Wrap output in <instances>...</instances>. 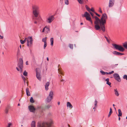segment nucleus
<instances>
[{"mask_svg": "<svg viewBox=\"0 0 127 127\" xmlns=\"http://www.w3.org/2000/svg\"><path fill=\"white\" fill-rule=\"evenodd\" d=\"M93 18L94 17L95 19L94 23L95 24V27L96 30H101L103 32L105 31V24L106 22V20L107 19V16L106 13H103L100 19L97 17L93 16L94 14L92 13L91 14Z\"/></svg>", "mask_w": 127, "mask_h": 127, "instance_id": "nucleus-1", "label": "nucleus"}, {"mask_svg": "<svg viewBox=\"0 0 127 127\" xmlns=\"http://www.w3.org/2000/svg\"><path fill=\"white\" fill-rule=\"evenodd\" d=\"M53 122L51 119H50L47 121L44 122L42 123H38V127H51Z\"/></svg>", "mask_w": 127, "mask_h": 127, "instance_id": "nucleus-2", "label": "nucleus"}, {"mask_svg": "<svg viewBox=\"0 0 127 127\" xmlns=\"http://www.w3.org/2000/svg\"><path fill=\"white\" fill-rule=\"evenodd\" d=\"M32 13L35 17V19L38 20L40 18V17H38V16L39 14V7L36 5H33L32 6Z\"/></svg>", "mask_w": 127, "mask_h": 127, "instance_id": "nucleus-3", "label": "nucleus"}, {"mask_svg": "<svg viewBox=\"0 0 127 127\" xmlns=\"http://www.w3.org/2000/svg\"><path fill=\"white\" fill-rule=\"evenodd\" d=\"M23 61L22 58H20L19 59L18 64V66L19 67L20 69L18 67H16V69L18 71H19L20 73H22L23 71Z\"/></svg>", "mask_w": 127, "mask_h": 127, "instance_id": "nucleus-4", "label": "nucleus"}, {"mask_svg": "<svg viewBox=\"0 0 127 127\" xmlns=\"http://www.w3.org/2000/svg\"><path fill=\"white\" fill-rule=\"evenodd\" d=\"M53 93L52 91H51L49 93V96L45 100V101L46 103H48L50 102L53 99Z\"/></svg>", "mask_w": 127, "mask_h": 127, "instance_id": "nucleus-5", "label": "nucleus"}, {"mask_svg": "<svg viewBox=\"0 0 127 127\" xmlns=\"http://www.w3.org/2000/svg\"><path fill=\"white\" fill-rule=\"evenodd\" d=\"M112 46L116 49L119 50L120 51L123 52L125 50V49L122 46L115 44H113Z\"/></svg>", "mask_w": 127, "mask_h": 127, "instance_id": "nucleus-6", "label": "nucleus"}, {"mask_svg": "<svg viewBox=\"0 0 127 127\" xmlns=\"http://www.w3.org/2000/svg\"><path fill=\"white\" fill-rule=\"evenodd\" d=\"M82 16L83 17H85L86 19L89 21H90L92 24H93V22L91 20V18L90 17V14L87 12H85L84 14H82Z\"/></svg>", "mask_w": 127, "mask_h": 127, "instance_id": "nucleus-7", "label": "nucleus"}, {"mask_svg": "<svg viewBox=\"0 0 127 127\" xmlns=\"http://www.w3.org/2000/svg\"><path fill=\"white\" fill-rule=\"evenodd\" d=\"M27 44L28 46L31 47L32 44L33 40L32 36L28 37L27 38Z\"/></svg>", "mask_w": 127, "mask_h": 127, "instance_id": "nucleus-8", "label": "nucleus"}, {"mask_svg": "<svg viewBox=\"0 0 127 127\" xmlns=\"http://www.w3.org/2000/svg\"><path fill=\"white\" fill-rule=\"evenodd\" d=\"M36 76L37 79L40 81L41 79V77L40 74V71L38 68L36 69Z\"/></svg>", "mask_w": 127, "mask_h": 127, "instance_id": "nucleus-9", "label": "nucleus"}, {"mask_svg": "<svg viewBox=\"0 0 127 127\" xmlns=\"http://www.w3.org/2000/svg\"><path fill=\"white\" fill-rule=\"evenodd\" d=\"M113 76L115 79L119 82L121 81L119 75L117 73H115L113 74Z\"/></svg>", "mask_w": 127, "mask_h": 127, "instance_id": "nucleus-10", "label": "nucleus"}, {"mask_svg": "<svg viewBox=\"0 0 127 127\" xmlns=\"http://www.w3.org/2000/svg\"><path fill=\"white\" fill-rule=\"evenodd\" d=\"M115 0H109L108 6L109 8L112 7L114 5Z\"/></svg>", "mask_w": 127, "mask_h": 127, "instance_id": "nucleus-11", "label": "nucleus"}, {"mask_svg": "<svg viewBox=\"0 0 127 127\" xmlns=\"http://www.w3.org/2000/svg\"><path fill=\"white\" fill-rule=\"evenodd\" d=\"M54 19L53 16H51L49 17L47 20V22L49 23H50Z\"/></svg>", "mask_w": 127, "mask_h": 127, "instance_id": "nucleus-12", "label": "nucleus"}, {"mask_svg": "<svg viewBox=\"0 0 127 127\" xmlns=\"http://www.w3.org/2000/svg\"><path fill=\"white\" fill-rule=\"evenodd\" d=\"M29 110L31 112H34L36 109L32 106L30 105L28 106Z\"/></svg>", "mask_w": 127, "mask_h": 127, "instance_id": "nucleus-13", "label": "nucleus"}, {"mask_svg": "<svg viewBox=\"0 0 127 127\" xmlns=\"http://www.w3.org/2000/svg\"><path fill=\"white\" fill-rule=\"evenodd\" d=\"M10 107L9 105H7L6 107L5 110V112L6 114H7L8 113L9 109L10 108Z\"/></svg>", "mask_w": 127, "mask_h": 127, "instance_id": "nucleus-14", "label": "nucleus"}, {"mask_svg": "<svg viewBox=\"0 0 127 127\" xmlns=\"http://www.w3.org/2000/svg\"><path fill=\"white\" fill-rule=\"evenodd\" d=\"M26 94L27 96H30V94L29 91V88H27L26 89Z\"/></svg>", "mask_w": 127, "mask_h": 127, "instance_id": "nucleus-15", "label": "nucleus"}, {"mask_svg": "<svg viewBox=\"0 0 127 127\" xmlns=\"http://www.w3.org/2000/svg\"><path fill=\"white\" fill-rule=\"evenodd\" d=\"M49 82H47L46 83L45 86V89L46 90H48V87L49 86Z\"/></svg>", "mask_w": 127, "mask_h": 127, "instance_id": "nucleus-16", "label": "nucleus"}, {"mask_svg": "<svg viewBox=\"0 0 127 127\" xmlns=\"http://www.w3.org/2000/svg\"><path fill=\"white\" fill-rule=\"evenodd\" d=\"M67 106L68 107H69V108H72L73 107L72 105L69 102H67Z\"/></svg>", "mask_w": 127, "mask_h": 127, "instance_id": "nucleus-17", "label": "nucleus"}, {"mask_svg": "<svg viewBox=\"0 0 127 127\" xmlns=\"http://www.w3.org/2000/svg\"><path fill=\"white\" fill-rule=\"evenodd\" d=\"M114 91L115 92V95L117 96H118L119 95V93L118 91L117 90V89H114Z\"/></svg>", "mask_w": 127, "mask_h": 127, "instance_id": "nucleus-18", "label": "nucleus"}, {"mask_svg": "<svg viewBox=\"0 0 127 127\" xmlns=\"http://www.w3.org/2000/svg\"><path fill=\"white\" fill-rule=\"evenodd\" d=\"M118 111L119 113L118 116L119 117L121 116L122 115V113L121 110L120 109H119L118 110Z\"/></svg>", "mask_w": 127, "mask_h": 127, "instance_id": "nucleus-19", "label": "nucleus"}, {"mask_svg": "<svg viewBox=\"0 0 127 127\" xmlns=\"http://www.w3.org/2000/svg\"><path fill=\"white\" fill-rule=\"evenodd\" d=\"M109 78H107L105 80V81L107 82L106 83L109 85L110 86L111 83L109 82Z\"/></svg>", "mask_w": 127, "mask_h": 127, "instance_id": "nucleus-20", "label": "nucleus"}, {"mask_svg": "<svg viewBox=\"0 0 127 127\" xmlns=\"http://www.w3.org/2000/svg\"><path fill=\"white\" fill-rule=\"evenodd\" d=\"M51 106V105L48 104L45 106V109H48L50 108Z\"/></svg>", "mask_w": 127, "mask_h": 127, "instance_id": "nucleus-21", "label": "nucleus"}, {"mask_svg": "<svg viewBox=\"0 0 127 127\" xmlns=\"http://www.w3.org/2000/svg\"><path fill=\"white\" fill-rule=\"evenodd\" d=\"M31 127H35V122L34 121H33L31 124Z\"/></svg>", "mask_w": 127, "mask_h": 127, "instance_id": "nucleus-22", "label": "nucleus"}, {"mask_svg": "<svg viewBox=\"0 0 127 127\" xmlns=\"http://www.w3.org/2000/svg\"><path fill=\"white\" fill-rule=\"evenodd\" d=\"M27 38H26L23 41L22 40H20V41L21 43L22 44H24L27 41Z\"/></svg>", "mask_w": 127, "mask_h": 127, "instance_id": "nucleus-23", "label": "nucleus"}, {"mask_svg": "<svg viewBox=\"0 0 127 127\" xmlns=\"http://www.w3.org/2000/svg\"><path fill=\"white\" fill-rule=\"evenodd\" d=\"M123 46L126 49H127V42H125L123 43Z\"/></svg>", "mask_w": 127, "mask_h": 127, "instance_id": "nucleus-24", "label": "nucleus"}, {"mask_svg": "<svg viewBox=\"0 0 127 127\" xmlns=\"http://www.w3.org/2000/svg\"><path fill=\"white\" fill-rule=\"evenodd\" d=\"M47 37H45V38H43L42 39V41L44 43H46L47 42L46 40H47Z\"/></svg>", "mask_w": 127, "mask_h": 127, "instance_id": "nucleus-25", "label": "nucleus"}, {"mask_svg": "<svg viewBox=\"0 0 127 127\" xmlns=\"http://www.w3.org/2000/svg\"><path fill=\"white\" fill-rule=\"evenodd\" d=\"M51 45V46H53V42H54V39L53 38H51L50 40Z\"/></svg>", "mask_w": 127, "mask_h": 127, "instance_id": "nucleus-26", "label": "nucleus"}, {"mask_svg": "<svg viewBox=\"0 0 127 127\" xmlns=\"http://www.w3.org/2000/svg\"><path fill=\"white\" fill-rule=\"evenodd\" d=\"M113 53L114 55H119V52L116 51H114L113 52Z\"/></svg>", "mask_w": 127, "mask_h": 127, "instance_id": "nucleus-27", "label": "nucleus"}, {"mask_svg": "<svg viewBox=\"0 0 127 127\" xmlns=\"http://www.w3.org/2000/svg\"><path fill=\"white\" fill-rule=\"evenodd\" d=\"M45 31L47 32H49L50 31L49 29V28L47 27H45Z\"/></svg>", "mask_w": 127, "mask_h": 127, "instance_id": "nucleus-28", "label": "nucleus"}, {"mask_svg": "<svg viewBox=\"0 0 127 127\" xmlns=\"http://www.w3.org/2000/svg\"><path fill=\"white\" fill-rule=\"evenodd\" d=\"M79 3L82 4L84 3V0H77Z\"/></svg>", "mask_w": 127, "mask_h": 127, "instance_id": "nucleus-29", "label": "nucleus"}, {"mask_svg": "<svg viewBox=\"0 0 127 127\" xmlns=\"http://www.w3.org/2000/svg\"><path fill=\"white\" fill-rule=\"evenodd\" d=\"M30 102L32 103H33L34 102L33 98L31 97L30 99Z\"/></svg>", "mask_w": 127, "mask_h": 127, "instance_id": "nucleus-30", "label": "nucleus"}, {"mask_svg": "<svg viewBox=\"0 0 127 127\" xmlns=\"http://www.w3.org/2000/svg\"><path fill=\"white\" fill-rule=\"evenodd\" d=\"M23 74L25 76H27L28 75L27 72H26V70H25L23 72Z\"/></svg>", "mask_w": 127, "mask_h": 127, "instance_id": "nucleus-31", "label": "nucleus"}, {"mask_svg": "<svg viewBox=\"0 0 127 127\" xmlns=\"http://www.w3.org/2000/svg\"><path fill=\"white\" fill-rule=\"evenodd\" d=\"M85 7L87 11L89 12H90V8L87 5H86L85 6Z\"/></svg>", "mask_w": 127, "mask_h": 127, "instance_id": "nucleus-32", "label": "nucleus"}, {"mask_svg": "<svg viewBox=\"0 0 127 127\" xmlns=\"http://www.w3.org/2000/svg\"><path fill=\"white\" fill-rule=\"evenodd\" d=\"M65 3L67 5H68L69 4L68 0H65Z\"/></svg>", "mask_w": 127, "mask_h": 127, "instance_id": "nucleus-33", "label": "nucleus"}, {"mask_svg": "<svg viewBox=\"0 0 127 127\" xmlns=\"http://www.w3.org/2000/svg\"><path fill=\"white\" fill-rule=\"evenodd\" d=\"M69 47L71 49H73V44H69Z\"/></svg>", "mask_w": 127, "mask_h": 127, "instance_id": "nucleus-34", "label": "nucleus"}, {"mask_svg": "<svg viewBox=\"0 0 127 127\" xmlns=\"http://www.w3.org/2000/svg\"><path fill=\"white\" fill-rule=\"evenodd\" d=\"M97 101L96 100V99H95V107H96L97 106Z\"/></svg>", "mask_w": 127, "mask_h": 127, "instance_id": "nucleus-35", "label": "nucleus"}, {"mask_svg": "<svg viewBox=\"0 0 127 127\" xmlns=\"http://www.w3.org/2000/svg\"><path fill=\"white\" fill-rule=\"evenodd\" d=\"M123 78L124 79H126V80H127V75H124L123 77Z\"/></svg>", "mask_w": 127, "mask_h": 127, "instance_id": "nucleus-36", "label": "nucleus"}, {"mask_svg": "<svg viewBox=\"0 0 127 127\" xmlns=\"http://www.w3.org/2000/svg\"><path fill=\"white\" fill-rule=\"evenodd\" d=\"M100 72L102 75H104L105 74V72H104V71H103L102 70L100 71Z\"/></svg>", "mask_w": 127, "mask_h": 127, "instance_id": "nucleus-37", "label": "nucleus"}, {"mask_svg": "<svg viewBox=\"0 0 127 127\" xmlns=\"http://www.w3.org/2000/svg\"><path fill=\"white\" fill-rule=\"evenodd\" d=\"M47 45V43H44V45L43 48L44 49H45V47H46Z\"/></svg>", "mask_w": 127, "mask_h": 127, "instance_id": "nucleus-38", "label": "nucleus"}, {"mask_svg": "<svg viewBox=\"0 0 127 127\" xmlns=\"http://www.w3.org/2000/svg\"><path fill=\"white\" fill-rule=\"evenodd\" d=\"M91 11L93 12L94 13L95 12V10L94 9V8H92L91 9H90V11Z\"/></svg>", "mask_w": 127, "mask_h": 127, "instance_id": "nucleus-39", "label": "nucleus"}, {"mask_svg": "<svg viewBox=\"0 0 127 127\" xmlns=\"http://www.w3.org/2000/svg\"><path fill=\"white\" fill-rule=\"evenodd\" d=\"M112 113V112H109V113L108 114V117H110L111 114Z\"/></svg>", "mask_w": 127, "mask_h": 127, "instance_id": "nucleus-40", "label": "nucleus"}, {"mask_svg": "<svg viewBox=\"0 0 127 127\" xmlns=\"http://www.w3.org/2000/svg\"><path fill=\"white\" fill-rule=\"evenodd\" d=\"M104 37L106 39L107 41L108 42H109V40H108L107 37H106V36H105Z\"/></svg>", "mask_w": 127, "mask_h": 127, "instance_id": "nucleus-41", "label": "nucleus"}, {"mask_svg": "<svg viewBox=\"0 0 127 127\" xmlns=\"http://www.w3.org/2000/svg\"><path fill=\"white\" fill-rule=\"evenodd\" d=\"M99 12H100V13H102V11L101 10V8H99Z\"/></svg>", "mask_w": 127, "mask_h": 127, "instance_id": "nucleus-42", "label": "nucleus"}, {"mask_svg": "<svg viewBox=\"0 0 127 127\" xmlns=\"http://www.w3.org/2000/svg\"><path fill=\"white\" fill-rule=\"evenodd\" d=\"M114 72L113 71H112L111 72H109V74H110L113 73Z\"/></svg>", "mask_w": 127, "mask_h": 127, "instance_id": "nucleus-43", "label": "nucleus"}, {"mask_svg": "<svg viewBox=\"0 0 127 127\" xmlns=\"http://www.w3.org/2000/svg\"><path fill=\"white\" fill-rule=\"evenodd\" d=\"M97 16H98V17H100V15H99V14H98L96 12H95L94 13Z\"/></svg>", "mask_w": 127, "mask_h": 127, "instance_id": "nucleus-44", "label": "nucleus"}, {"mask_svg": "<svg viewBox=\"0 0 127 127\" xmlns=\"http://www.w3.org/2000/svg\"><path fill=\"white\" fill-rule=\"evenodd\" d=\"M58 71H59V72H60V73L62 75H63V73H62V72H61V70L60 69H58Z\"/></svg>", "mask_w": 127, "mask_h": 127, "instance_id": "nucleus-45", "label": "nucleus"}, {"mask_svg": "<svg viewBox=\"0 0 127 127\" xmlns=\"http://www.w3.org/2000/svg\"><path fill=\"white\" fill-rule=\"evenodd\" d=\"M12 125V124L11 123H9L8 124V126L7 127H10V126Z\"/></svg>", "mask_w": 127, "mask_h": 127, "instance_id": "nucleus-46", "label": "nucleus"}, {"mask_svg": "<svg viewBox=\"0 0 127 127\" xmlns=\"http://www.w3.org/2000/svg\"><path fill=\"white\" fill-rule=\"evenodd\" d=\"M32 58H33V62H35L36 61H35V59L34 57L33 56V57Z\"/></svg>", "mask_w": 127, "mask_h": 127, "instance_id": "nucleus-47", "label": "nucleus"}, {"mask_svg": "<svg viewBox=\"0 0 127 127\" xmlns=\"http://www.w3.org/2000/svg\"><path fill=\"white\" fill-rule=\"evenodd\" d=\"M109 112H113L112 110V109L111 108H110V111Z\"/></svg>", "mask_w": 127, "mask_h": 127, "instance_id": "nucleus-48", "label": "nucleus"}, {"mask_svg": "<svg viewBox=\"0 0 127 127\" xmlns=\"http://www.w3.org/2000/svg\"><path fill=\"white\" fill-rule=\"evenodd\" d=\"M22 77L23 80H24V79H26V78L24 76H23V75L22 76Z\"/></svg>", "mask_w": 127, "mask_h": 127, "instance_id": "nucleus-49", "label": "nucleus"}, {"mask_svg": "<svg viewBox=\"0 0 127 127\" xmlns=\"http://www.w3.org/2000/svg\"><path fill=\"white\" fill-rule=\"evenodd\" d=\"M45 31V28H44L43 29V30H42V32H44V31Z\"/></svg>", "mask_w": 127, "mask_h": 127, "instance_id": "nucleus-50", "label": "nucleus"}, {"mask_svg": "<svg viewBox=\"0 0 127 127\" xmlns=\"http://www.w3.org/2000/svg\"><path fill=\"white\" fill-rule=\"evenodd\" d=\"M3 36H1L0 35V39H2V38H3Z\"/></svg>", "mask_w": 127, "mask_h": 127, "instance_id": "nucleus-51", "label": "nucleus"}, {"mask_svg": "<svg viewBox=\"0 0 127 127\" xmlns=\"http://www.w3.org/2000/svg\"><path fill=\"white\" fill-rule=\"evenodd\" d=\"M124 54L123 53H121L119 52V55H122Z\"/></svg>", "mask_w": 127, "mask_h": 127, "instance_id": "nucleus-52", "label": "nucleus"}, {"mask_svg": "<svg viewBox=\"0 0 127 127\" xmlns=\"http://www.w3.org/2000/svg\"><path fill=\"white\" fill-rule=\"evenodd\" d=\"M26 65H28V61H27L26 62Z\"/></svg>", "mask_w": 127, "mask_h": 127, "instance_id": "nucleus-53", "label": "nucleus"}, {"mask_svg": "<svg viewBox=\"0 0 127 127\" xmlns=\"http://www.w3.org/2000/svg\"><path fill=\"white\" fill-rule=\"evenodd\" d=\"M64 81V80L63 79H62L61 80V82H63Z\"/></svg>", "mask_w": 127, "mask_h": 127, "instance_id": "nucleus-54", "label": "nucleus"}, {"mask_svg": "<svg viewBox=\"0 0 127 127\" xmlns=\"http://www.w3.org/2000/svg\"><path fill=\"white\" fill-rule=\"evenodd\" d=\"M26 79H24V80H24V83L25 84L26 83Z\"/></svg>", "mask_w": 127, "mask_h": 127, "instance_id": "nucleus-55", "label": "nucleus"}, {"mask_svg": "<svg viewBox=\"0 0 127 127\" xmlns=\"http://www.w3.org/2000/svg\"><path fill=\"white\" fill-rule=\"evenodd\" d=\"M118 65V64H115V65H114L113 66V67H115V65Z\"/></svg>", "mask_w": 127, "mask_h": 127, "instance_id": "nucleus-56", "label": "nucleus"}, {"mask_svg": "<svg viewBox=\"0 0 127 127\" xmlns=\"http://www.w3.org/2000/svg\"><path fill=\"white\" fill-rule=\"evenodd\" d=\"M109 72H105V74H109Z\"/></svg>", "mask_w": 127, "mask_h": 127, "instance_id": "nucleus-57", "label": "nucleus"}, {"mask_svg": "<svg viewBox=\"0 0 127 127\" xmlns=\"http://www.w3.org/2000/svg\"><path fill=\"white\" fill-rule=\"evenodd\" d=\"M37 22L36 21H35L34 22V24H37Z\"/></svg>", "mask_w": 127, "mask_h": 127, "instance_id": "nucleus-58", "label": "nucleus"}, {"mask_svg": "<svg viewBox=\"0 0 127 127\" xmlns=\"http://www.w3.org/2000/svg\"><path fill=\"white\" fill-rule=\"evenodd\" d=\"M120 117H119V118H118V120L119 121H120Z\"/></svg>", "mask_w": 127, "mask_h": 127, "instance_id": "nucleus-59", "label": "nucleus"}, {"mask_svg": "<svg viewBox=\"0 0 127 127\" xmlns=\"http://www.w3.org/2000/svg\"><path fill=\"white\" fill-rule=\"evenodd\" d=\"M47 60L48 61H49V58L48 57H47Z\"/></svg>", "mask_w": 127, "mask_h": 127, "instance_id": "nucleus-60", "label": "nucleus"}, {"mask_svg": "<svg viewBox=\"0 0 127 127\" xmlns=\"http://www.w3.org/2000/svg\"><path fill=\"white\" fill-rule=\"evenodd\" d=\"M121 1V2H123V0H120Z\"/></svg>", "mask_w": 127, "mask_h": 127, "instance_id": "nucleus-61", "label": "nucleus"}, {"mask_svg": "<svg viewBox=\"0 0 127 127\" xmlns=\"http://www.w3.org/2000/svg\"><path fill=\"white\" fill-rule=\"evenodd\" d=\"M113 106L114 107V109H116V108H115V107H114L115 105H114V104H113Z\"/></svg>", "mask_w": 127, "mask_h": 127, "instance_id": "nucleus-62", "label": "nucleus"}, {"mask_svg": "<svg viewBox=\"0 0 127 127\" xmlns=\"http://www.w3.org/2000/svg\"><path fill=\"white\" fill-rule=\"evenodd\" d=\"M60 102H58V105H59L60 104Z\"/></svg>", "mask_w": 127, "mask_h": 127, "instance_id": "nucleus-63", "label": "nucleus"}, {"mask_svg": "<svg viewBox=\"0 0 127 127\" xmlns=\"http://www.w3.org/2000/svg\"><path fill=\"white\" fill-rule=\"evenodd\" d=\"M80 24L81 25H83V23H80Z\"/></svg>", "mask_w": 127, "mask_h": 127, "instance_id": "nucleus-64", "label": "nucleus"}]
</instances>
